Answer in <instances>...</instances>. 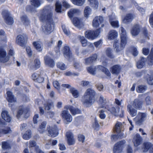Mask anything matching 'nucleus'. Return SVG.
<instances>
[{
	"mask_svg": "<svg viewBox=\"0 0 153 153\" xmlns=\"http://www.w3.org/2000/svg\"><path fill=\"white\" fill-rule=\"evenodd\" d=\"M49 7L44 9L41 12L39 16L40 20L44 21H47L46 24L42 26L44 32L46 34L50 33L53 30L54 23L52 18V14L51 10H48Z\"/></svg>",
	"mask_w": 153,
	"mask_h": 153,
	"instance_id": "1",
	"label": "nucleus"
},
{
	"mask_svg": "<svg viewBox=\"0 0 153 153\" xmlns=\"http://www.w3.org/2000/svg\"><path fill=\"white\" fill-rule=\"evenodd\" d=\"M95 91L91 88L86 90L81 99V102L86 107H89L95 102Z\"/></svg>",
	"mask_w": 153,
	"mask_h": 153,
	"instance_id": "2",
	"label": "nucleus"
},
{
	"mask_svg": "<svg viewBox=\"0 0 153 153\" xmlns=\"http://www.w3.org/2000/svg\"><path fill=\"white\" fill-rule=\"evenodd\" d=\"M143 101L136 99L132 102L127 106V110L130 114L132 116H135L137 114V109L141 110L142 107Z\"/></svg>",
	"mask_w": 153,
	"mask_h": 153,
	"instance_id": "3",
	"label": "nucleus"
},
{
	"mask_svg": "<svg viewBox=\"0 0 153 153\" xmlns=\"http://www.w3.org/2000/svg\"><path fill=\"white\" fill-rule=\"evenodd\" d=\"M120 30H121L120 45L119 46L118 42L116 41L114 42V47L116 49L117 53L121 52L123 49L126 43L127 39V36L125 30L123 27H121L120 28Z\"/></svg>",
	"mask_w": 153,
	"mask_h": 153,
	"instance_id": "4",
	"label": "nucleus"
},
{
	"mask_svg": "<svg viewBox=\"0 0 153 153\" xmlns=\"http://www.w3.org/2000/svg\"><path fill=\"white\" fill-rule=\"evenodd\" d=\"M29 116V110L26 108L22 107L18 110L16 117L18 119H24L28 118Z\"/></svg>",
	"mask_w": 153,
	"mask_h": 153,
	"instance_id": "5",
	"label": "nucleus"
},
{
	"mask_svg": "<svg viewBox=\"0 0 153 153\" xmlns=\"http://www.w3.org/2000/svg\"><path fill=\"white\" fill-rule=\"evenodd\" d=\"M147 117V114L146 113L139 112L134 118V120L137 125H140L146 120Z\"/></svg>",
	"mask_w": 153,
	"mask_h": 153,
	"instance_id": "6",
	"label": "nucleus"
},
{
	"mask_svg": "<svg viewBox=\"0 0 153 153\" xmlns=\"http://www.w3.org/2000/svg\"><path fill=\"white\" fill-rule=\"evenodd\" d=\"M61 116L64 123L66 124L71 122L73 119L72 116L67 110L62 111L61 114Z\"/></svg>",
	"mask_w": 153,
	"mask_h": 153,
	"instance_id": "7",
	"label": "nucleus"
},
{
	"mask_svg": "<svg viewBox=\"0 0 153 153\" xmlns=\"http://www.w3.org/2000/svg\"><path fill=\"white\" fill-rule=\"evenodd\" d=\"M103 20V17L101 16L96 17V38L100 34L101 28L104 26L102 24Z\"/></svg>",
	"mask_w": 153,
	"mask_h": 153,
	"instance_id": "8",
	"label": "nucleus"
},
{
	"mask_svg": "<svg viewBox=\"0 0 153 153\" xmlns=\"http://www.w3.org/2000/svg\"><path fill=\"white\" fill-rule=\"evenodd\" d=\"M126 142L124 140L117 142L115 144L113 149L114 153H121Z\"/></svg>",
	"mask_w": 153,
	"mask_h": 153,
	"instance_id": "9",
	"label": "nucleus"
},
{
	"mask_svg": "<svg viewBox=\"0 0 153 153\" xmlns=\"http://www.w3.org/2000/svg\"><path fill=\"white\" fill-rule=\"evenodd\" d=\"M45 64L51 68H53L55 65V62L51 58V55L48 53L47 54L44 58Z\"/></svg>",
	"mask_w": 153,
	"mask_h": 153,
	"instance_id": "10",
	"label": "nucleus"
},
{
	"mask_svg": "<svg viewBox=\"0 0 153 153\" xmlns=\"http://www.w3.org/2000/svg\"><path fill=\"white\" fill-rule=\"evenodd\" d=\"M114 14H112L109 16V21L111 25L114 28H118L119 27L118 20Z\"/></svg>",
	"mask_w": 153,
	"mask_h": 153,
	"instance_id": "11",
	"label": "nucleus"
},
{
	"mask_svg": "<svg viewBox=\"0 0 153 153\" xmlns=\"http://www.w3.org/2000/svg\"><path fill=\"white\" fill-rule=\"evenodd\" d=\"M7 99L9 102H10L8 104V106L12 108H14V104H12V103H14L16 102V99L14 97L13 95V93L10 91H7Z\"/></svg>",
	"mask_w": 153,
	"mask_h": 153,
	"instance_id": "12",
	"label": "nucleus"
},
{
	"mask_svg": "<svg viewBox=\"0 0 153 153\" xmlns=\"http://www.w3.org/2000/svg\"><path fill=\"white\" fill-rule=\"evenodd\" d=\"M2 14L6 23L9 25H12L13 21V18L10 16V13L7 10H5L2 12Z\"/></svg>",
	"mask_w": 153,
	"mask_h": 153,
	"instance_id": "13",
	"label": "nucleus"
},
{
	"mask_svg": "<svg viewBox=\"0 0 153 153\" xmlns=\"http://www.w3.org/2000/svg\"><path fill=\"white\" fill-rule=\"evenodd\" d=\"M27 39V37L25 35H19L17 36L16 42L18 45L23 46Z\"/></svg>",
	"mask_w": 153,
	"mask_h": 153,
	"instance_id": "14",
	"label": "nucleus"
},
{
	"mask_svg": "<svg viewBox=\"0 0 153 153\" xmlns=\"http://www.w3.org/2000/svg\"><path fill=\"white\" fill-rule=\"evenodd\" d=\"M67 143L69 145H73L75 143V140L74 138L72 133L70 131L67 132L66 134Z\"/></svg>",
	"mask_w": 153,
	"mask_h": 153,
	"instance_id": "15",
	"label": "nucleus"
},
{
	"mask_svg": "<svg viewBox=\"0 0 153 153\" xmlns=\"http://www.w3.org/2000/svg\"><path fill=\"white\" fill-rule=\"evenodd\" d=\"M64 108L66 109H69L71 114L73 115L81 113V111L79 109L75 108L72 105H66L65 106Z\"/></svg>",
	"mask_w": 153,
	"mask_h": 153,
	"instance_id": "16",
	"label": "nucleus"
},
{
	"mask_svg": "<svg viewBox=\"0 0 153 153\" xmlns=\"http://www.w3.org/2000/svg\"><path fill=\"white\" fill-rule=\"evenodd\" d=\"M2 119L7 122H10L12 120V117L8 111L6 110L2 111L1 113Z\"/></svg>",
	"mask_w": 153,
	"mask_h": 153,
	"instance_id": "17",
	"label": "nucleus"
},
{
	"mask_svg": "<svg viewBox=\"0 0 153 153\" xmlns=\"http://www.w3.org/2000/svg\"><path fill=\"white\" fill-rule=\"evenodd\" d=\"M122 126V123L117 122L114 128V131L118 134L119 136L120 137H123V133L121 130Z\"/></svg>",
	"mask_w": 153,
	"mask_h": 153,
	"instance_id": "18",
	"label": "nucleus"
},
{
	"mask_svg": "<svg viewBox=\"0 0 153 153\" xmlns=\"http://www.w3.org/2000/svg\"><path fill=\"white\" fill-rule=\"evenodd\" d=\"M143 150L144 152H146L149 150L150 153H153V144L149 142H146L144 143Z\"/></svg>",
	"mask_w": 153,
	"mask_h": 153,
	"instance_id": "19",
	"label": "nucleus"
},
{
	"mask_svg": "<svg viewBox=\"0 0 153 153\" xmlns=\"http://www.w3.org/2000/svg\"><path fill=\"white\" fill-rule=\"evenodd\" d=\"M99 105V108H102L99 111L100 113L99 116L101 119H104L106 117V114L105 112L107 111L108 108L105 105Z\"/></svg>",
	"mask_w": 153,
	"mask_h": 153,
	"instance_id": "20",
	"label": "nucleus"
},
{
	"mask_svg": "<svg viewBox=\"0 0 153 153\" xmlns=\"http://www.w3.org/2000/svg\"><path fill=\"white\" fill-rule=\"evenodd\" d=\"M142 138L139 134H137L134 137L133 142L134 145L136 147L138 146L141 143Z\"/></svg>",
	"mask_w": 153,
	"mask_h": 153,
	"instance_id": "21",
	"label": "nucleus"
},
{
	"mask_svg": "<svg viewBox=\"0 0 153 153\" xmlns=\"http://www.w3.org/2000/svg\"><path fill=\"white\" fill-rule=\"evenodd\" d=\"M81 13V11L79 9H72L70 10L68 13L69 17L72 18L73 16L79 14Z\"/></svg>",
	"mask_w": 153,
	"mask_h": 153,
	"instance_id": "22",
	"label": "nucleus"
},
{
	"mask_svg": "<svg viewBox=\"0 0 153 153\" xmlns=\"http://www.w3.org/2000/svg\"><path fill=\"white\" fill-rule=\"evenodd\" d=\"M48 131L49 135L53 137L56 136L58 134V130L55 126L53 127H50Z\"/></svg>",
	"mask_w": 153,
	"mask_h": 153,
	"instance_id": "23",
	"label": "nucleus"
},
{
	"mask_svg": "<svg viewBox=\"0 0 153 153\" xmlns=\"http://www.w3.org/2000/svg\"><path fill=\"white\" fill-rule=\"evenodd\" d=\"M85 37L90 40H93L95 37V32L93 30H88L85 33Z\"/></svg>",
	"mask_w": 153,
	"mask_h": 153,
	"instance_id": "24",
	"label": "nucleus"
},
{
	"mask_svg": "<svg viewBox=\"0 0 153 153\" xmlns=\"http://www.w3.org/2000/svg\"><path fill=\"white\" fill-rule=\"evenodd\" d=\"M135 17L134 15L131 14H128L123 19V22L125 24H128L131 22L133 19Z\"/></svg>",
	"mask_w": 153,
	"mask_h": 153,
	"instance_id": "25",
	"label": "nucleus"
},
{
	"mask_svg": "<svg viewBox=\"0 0 153 153\" xmlns=\"http://www.w3.org/2000/svg\"><path fill=\"white\" fill-rule=\"evenodd\" d=\"M121 68L119 65H115L110 68V71L112 74L115 75L118 74L120 72Z\"/></svg>",
	"mask_w": 153,
	"mask_h": 153,
	"instance_id": "26",
	"label": "nucleus"
},
{
	"mask_svg": "<svg viewBox=\"0 0 153 153\" xmlns=\"http://www.w3.org/2000/svg\"><path fill=\"white\" fill-rule=\"evenodd\" d=\"M31 78L32 79L39 83L42 82L44 80V79L36 73H34L32 75Z\"/></svg>",
	"mask_w": 153,
	"mask_h": 153,
	"instance_id": "27",
	"label": "nucleus"
},
{
	"mask_svg": "<svg viewBox=\"0 0 153 153\" xmlns=\"http://www.w3.org/2000/svg\"><path fill=\"white\" fill-rule=\"evenodd\" d=\"M140 31V28L138 25H136L132 28L131 30V33L133 36L137 35Z\"/></svg>",
	"mask_w": 153,
	"mask_h": 153,
	"instance_id": "28",
	"label": "nucleus"
},
{
	"mask_svg": "<svg viewBox=\"0 0 153 153\" xmlns=\"http://www.w3.org/2000/svg\"><path fill=\"white\" fill-rule=\"evenodd\" d=\"M145 78L146 79L148 84L149 85H153V76L151 75V72H149L146 73Z\"/></svg>",
	"mask_w": 153,
	"mask_h": 153,
	"instance_id": "29",
	"label": "nucleus"
},
{
	"mask_svg": "<svg viewBox=\"0 0 153 153\" xmlns=\"http://www.w3.org/2000/svg\"><path fill=\"white\" fill-rule=\"evenodd\" d=\"M118 35L117 32L115 30H111L108 33V39L109 40H113L117 37Z\"/></svg>",
	"mask_w": 153,
	"mask_h": 153,
	"instance_id": "30",
	"label": "nucleus"
},
{
	"mask_svg": "<svg viewBox=\"0 0 153 153\" xmlns=\"http://www.w3.org/2000/svg\"><path fill=\"white\" fill-rule=\"evenodd\" d=\"M107 110L110 111L111 113L114 114L115 115H119L120 117H122L123 116L124 111L123 110H121V114H118V112L119 111V109H118V111H116V109L114 107H112L111 108H108V107Z\"/></svg>",
	"mask_w": 153,
	"mask_h": 153,
	"instance_id": "31",
	"label": "nucleus"
},
{
	"mask_svg": "<svg viewBox=\"0 0 153 153\" xmlns=\"http://www.w3.org/2000/svg\"><path fill=\"white\" fill-rule=\"evenodd\" d=\"M33 44L35 49L39 51H41L43 49V45L40 41H36L33 42Z\"/></svg>",
	"mask_w": 153,
	"mask_h": 153,
	"instance_id": "32",
	"label": "nucleus"
},
{
	"mask_svg": "<svg viewBox=\"0 0 153 153\" xmlns=\"http://www.w3.org/2000/svg\"><path fill=\"white\" fill-rule=\"evenodd\" d=\"M92 10L88 6L86 7L84 10V16L87 19L89 16L91 14Z\"/></svg>",
	"mask_w": 153,
	"mask_h": 153,
	"instance_id": "33",
	"label": "nucleus"
},
{
	"mask_svg": "<svg viewBox=\"0 0 153 153\" xmlns=\"http://www.w3.org/2000/svg\"><path fill=\"white\" fill-rule=\"evenodd\" d=\"M64 55L65 57L68 59L71 58V53L68 47L65 46L64 48Z\"/></svg>",
	"mask_w": 153,
	"mask_h": 153,
	"instance_id": "34",
	"label": "nucleus"
},
{
	"mask_svg": "<svg viewBox=\"0 0 153 153\" xmlns=\"http://www.w3.org/2000/svg\"><path fill=\"white\" fill-rule=\"evenodd\" d=\"M96 59V55L94 54L91 56L85 59V64L88 65L91 64Z\"/></svg>",
	"mask_w": 153,
	"mask_h": 153,
	"instance_id": "35",
	"label": "nucleus"
},
{
	"mask_svg": "<svg viewBox=\"0 0 153 153\" xmlns=\"http://www.w3.org/2000/svg\"><path fill=\"white\" fill-rule=\"evenodd\" d=\"M146 59L144 58H141L140 60L136 63L137 67L138 68L141 69L145 65Z\"/></svg>",
	"mask_w": 153,
	"mask_h": 153,
	"instance_id": "36",
	"label": "nucleus"
},
{
	"mask_svg": "<svg viewBox=\"0 0 153 153\" xmlns=\"http://www.w3.org/2000/svg\"><path fill=\"white\" fill-rule=\"evenodd\" d=\"M70 91L73 96L75 98L78 97L80 95L79 91L75 88L73 87L71 88Z\"/></svg>",
	"mask_w": 153,
	"mask_h": 153,
	"instance_id": "37",
	"label": "nucleus"
},
{
	"mask_svg": "<svg viewBox=\"0 0 153 153\" xmlns=\"http://www.w3.org/2000/svg\"><path fill=\"white\" fill-rule=\"evenodd\" d=\"M71 1L74 4L78 6H82L85 2V0H71Z\"/></svg>",
	"mask_w": 153,
	"mask_h": 153,
	"instance_id": "38",
	"label": "nucleus"
},
{
	"mask_svg": "<svg viewBox=\"0 0 153 153\" xmlns=\"http://www.w3.org/2000/svg\"><path fill=\"white\" fill-rule=\"evenodd\" d=\"M32 132L30 130H28L23 135L22 137L25 140L30 139L31 137Z\"/></svg>",
	"mask_w": 153,
	"mask_h": 153,
	"instance_id": "39",
	"label": "nucleus"
},
{
	"mask_svg": "<svg viewBox=\"0 0 153 153\" xmlns=\"http://www.w3.org/2000/svg\"><path fill=\"white\" fill-rule=\"evenodd\" d=\"M46 125V122H44L42 123L39 126L38 129V131L40 133H42L45 131Z\"/></svg>",
	"mask_w": 153,
	"mask_h": 153,
	"instance_id": "40",
	"label": "nucleus"
},
{
	"mask_svg": "<svg viewBox=\"0 0 153 153\" xmlns=\"http://www.w3.org/2000/svg\"><path fill=\"white\" fill-rule=\"evenodd\" d=\"M148 64L149 65L153 64V48H152L150 54L148 57Z\"/></svg>",
	"mask_w": 153,
	"mask_h": 153,
	"instance_id": "41",
	"label": "nucleus"
},
{
	"mask_svg": "<svg viewBox=\"0 0 153 153\" xmlns=\"http://www.w3.org/2000/svg\"><path fill=\"white\" fill-rule=\"evenodd\" d=\"M57 67L62 70H65L67 69V66L63 63L62 62H59L56 64Z\"/></svg>",
	"mask_w": 153,
	"mask_h": 153,
	"instance_id": "42",
	"label": "nucleus"
},
{
	"mask_svg": "<svg viewBox=\"0 0 153 153\" xmlns=\"http://www.w3.org/2000/svg\"><path fill=\"white\" fill-rule=\"evenodd\" d=\"M147 89V87L145 85H140L137 88L136 90L137 92L143 93L146 91Z\"/></svg>",
	"mask_w": 153,
	"mask_h": 153,
	"instance_id": "43",
	"label": "nucleus"
},
{
	"mask_svg": "<svg viewBox=\"0 0 153 153\" xmlns=\"http://www.w3.org/2000/svg\"><path fill=\"white\" fill-rule=\"evenodd\" d=\"M30 2L32 5L36 7H38L41 4L39 0H30Z\"/></svg>",
	"mask_w": 153,
	"mask_h": 153,
	"instance_id": "44",
	"label": "nucleus"
},
{
	"mask_svg": "<svg viewBox=\"0 0 153 153\" xmlns=\"http://www.w3.org/2000/svg\"><path fill=\"white\" fill-rule=\"evenodd\" d=\"M10 147V145L9 141H4L2 142V148L3 149H9Z\"/></svg>",
	"mask_w": 153,
	"mask_h": 153,
	"instance_id": "45",
	"label": "nucleus"
},
{
	"mask_svg": "<svg viewBox=\"0 0 153 153\" xmlns=\"http://www.w3.org/2000/svg\"><path fill=\"white\" fill-rule=\"evenodd\" d=\"M106 55L109 58H113L114 56L112 53V50L110 48H108L106 51Z\"/></svg>",
	"mask_w": 153,
	"mask_h": 153,
	"instance_id": "46",
	"label": "nucleus"
},
{
	"mask_svg": "<svg viewBox=\"0 0 153 153\" xmlns=\"http://www.w3.org/2000/svg\"><path fill=\"white\" fill-rule=\"evenodd\" d=\"M87 70L88 72L92 75H94L95 74V71H96V68L95 67L91 66L87 68Z\"/></svg>",
	"mask_w": 153,
	"mask_h": 153,
	"instance_id": "47",
	"label": "nucleus"
},
{
	"mask_svg": "<svg viewBox=\"0 0 153 153\" xmlns=\"http://www.w3.org/2000/svg\"><path fill=\"white\" fill-rule=\"evenodd\" d=\"M34 68L35 69L39 68L40 66L41 63L40 60L36 59L34 60Z\"/></svg>",
	"mask_w": 153,
	"mask_h": 153,
	"instance_id": "48",
	"label": "nucleus"
},
{
	"mask_svg": "<svg viewBox=\"0 0 153 153\" xmlns=\"http://www.w3.org/2000/svg\"><path fill=\"white\" fill-rule=\"evenodd\" d=\"M22 22L23 24L25 26H27L29 24V22L26 16H24L21 17Z\"/></svg>",
	"mask_w": 153,
	"mask_h": 153,
	"instance_id": "49",
	"label": "nucleus"
},
{
	"mask_svg": "<svg viewBox=\"0 0 153 153\" xmlns=\"http://www.w3.org/2000/svg\"><path fill=\"white\" fill-rule=\"evenodd\" d=\"M72 21L73 23L75 26L78 27L80 23V20L78 18H74Z\"/></svg>",
	"mask_w": 153,
	"mask_h": 153,
	"instance_id": "50",
	"label": "nucleus"
},
{
	"mask_svg": "<svg viewBox=\"0 0 153 153\" xmlns=\"http://www.w3.org/2000/svg\"><path fill=\"white\" fill-rule=\"evenodd\" d=\"M45 108L48 110H49L53 106V103L52 102L47 103L44 105Z\"/></svg>",
	"mask_w": 153,
	"mask_h": 153,
	"instance_id": "51",
	"label": "nucleus"
},
{
	"mask_svg": "<svg viewBox=\"0 0 153 153\" xmlns=\"http://www.w3.org/2000/svg\"><path fill=\"white\" fill-rule=\"evenodd\" d=\"M80 39L83 46L85 47L87 45L88 43L87 41V40L85 39L84 37H80Z\"/></svg>",
	"mask_w": 153,
	"mask_h": 153,
	"instance_id": "52",
	"label": "nucleus"
},
{
	"mask_svg": "<svg viewBox=\"0 0 153 153\" xmlns=\"http://www.w3.org/2000/svg\"><path fill=\"white\" fill-rule=\"evenodd\" d=\"M61 3L57 1L56 3V11L57 12L60 13L61 12Z\"/></svg>",
	"mask_w": 153,
	"mask_h": 153,
	"instance_id": "53",
	"label": "nucleus"
},
{
	"mask_svg": "<svg viewBox=\"0 0 153 153\" xmlns=\"http://www.w3.org/2000/svg\"><path fill=\"white\" fill-rule=\"evenodd\" d=\"M131 51L133 55L134 56H137L139 52L136 47H132L131 48Z\"/></svg>",
	"mask_w": 153,
	"mask_h": 153,
	"instance_id": "54",
	"label": "nucleus"
},
{
	"mask_svg": "<svg viewBox=\"0 0 153 153\" xmlns=\"http://www.w3.org/2000/svg\"><path fill=\"white\" fill-rule=\"evenodd\" d=\"M132 3L136 6H137V8L138 11L141 13L142 14L144 13L145 10L143 8L139 6H137V4L135 1H133Z\"/></svg>",
	"mask_w": 153,
	"mask_h": 153,
	"instance_id": "55",
	"label": "nucleus"
},
{
	"mask_svg": "<svg viewBox=\"0 0 153 153\" xmlns=\"http://www.w3.org/2000/svg\"><path fill=\"white\" fill-rule=\"evenodd\" d=\"M62 27L65 34L67 36H69L70 34V32L69 29L64 25H63Z\"/></svg>",
	"mask_w": 153,
	"mask_h": 153,
	"instance_id": "56",
	"label": "nucleus"
},
{
	"mask_svg": "<svg viewBox=\"0 0 153 153\" xmlns=\"http://www.w3.org/2000/svg\"><path fill=\"white\" fill-rule=\"evenodd\" d=\"M53 85L55 88L58 90H59L60 88V84L59 82L56 80L53 82Z\"/></svg>",
	"mask_w": 153,
	"mask_h": 153,
	"instance_id": "57",
	"label": "nucleus"
},
{
	"mask_svg": "<svg viewBox=\"0 0 153 153\" xmlns=\"http://www.w3.org/2000/svg\"><path fill=\"white\" fill-rule=\"evenodd\" d=\"M1 134H6L10 133L11 132V130L10 128H7L4 129H1Z\"/></svg>",
	"mask_w": 153,
	"mask_h": 153,
	"instance_id": "58",
	"label": "nucleus"
},
{
	"mask_svg": "<svg viewBox=\"0 0 153 153\" xmlns=\"http://www.w3.org/2000/svg\"><path fill=\"white\" fill-rule=\"evenodd\" d=\"M102 70L103 72H104L105 74L108 76H111V73L109 70L107 68L102 67Z\"/></svg>",
	"mask_w": 153,
	"mask_h": 153,
	"instance_id": "59",
	"label": "nucleus"
},
{
	"mask_svg": "<svg viewBox=\"0 0 153 153\" xmlns=\"http://www.w3.org/2000/svg\"><path fill=\"white\" fill-rule=\"evenodd\" d=\"M78 138L79 141L82 143L84 142L85 140V137L84 135L82 134H79L78 135Z\"/></svg>",
	"mask_w": 153,
	"mask_h": 153,
	"instance_id": "60",
	"label": "nucleus"
},
{
	"mask_svg": "<svg viewBox=\"0 0 153 153\" xmlns=\"http://www.w3.org/2000/svg\"><path fill=\"white\" fill-rule=\"evenodd\" d=\"M106 102V100L101 96L100 97V100L99 103L102 104V105H104Z\"/></svg>",
	"mask_w": 153,
	"mask_h": 153,
	"instance_id": "61",
	"label": "nucleus"
},
{
	"mask_svg": "<svg viewBox=\"0 0 153 153\" xmlns=\"http://www.w3.org/2000/svg\"><path fill=\"white\" fill-rule=\"evenodd\" d=\"M26 51L27 53L29 56L32 55V51L31 50V48L30 47H27L26 48Z\"/></svg>",
	"mask_w": 153,
	"mask_h": 153,
	"instance_id": "62",
	"label": "nucleus"
},
{
	"mask_svg": "<svg viewBox=\"0 0 153 153\" xmlns=\"http://www.w3.org/2000/svg\"><path fill=\"white\" fill-rule=\"evenodd\" d=\"M142 51L143 54L147 55L149 53V50L148 48H143V49Z\"/></svg>",
	"mask_w": 153,
	"mask_h": 153,
	"instance_id": "63",
	"label": "nucleus"
},
{
	"mask_svg": "<svg viewBox=\"0 0 153 153\" xmlns=\"http://www.w3.org/2000/svg\"><path fill=\"white\" fill-rule=\"evenodd\" d=\"M149 22L151 27L153 28V12L150 15Z\"/></svg>",
	"mask_w": 153,
	"mask_h": 153,
	"instance_id": "64",
	"label": "nucleus"
}]
</instances>
